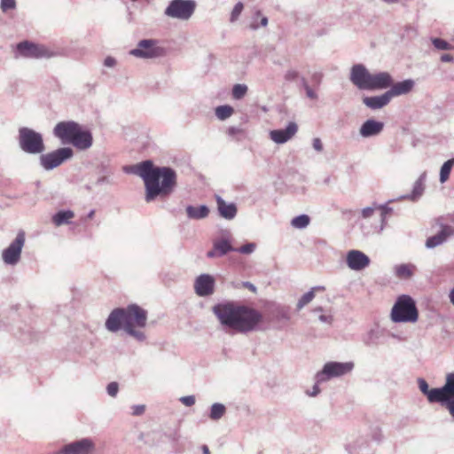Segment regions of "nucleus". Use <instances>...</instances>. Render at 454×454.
Masks as SVG:
<instances>
[{"instance_id":"49530a36","label":"nucleus","mask_w":454,"mask_h":454,"mask_svg":"<svg viewBox=\"0 0 454 454\" xmlns=\"http://www.w3.org/2000/svg\"><path fill=\"white\" fill-rule=\"evenodd\" d=\"M186 212L189 218L199 219V207L188 206Z\"/></svg>"},{"instance_id":"7c9ffc66","label":"nucleus","mask_w":454,"mask_h":454,"mask_svg":"<svg viewBox=\"0 0 454 454\" xmlns=\"http://www.w3.org/2000/svg\"><path fill=\"white\" fill-rule=\"evenodd\" d=\"M226 412V407L220 403H215L211 405L208 417L212 420L220 419Z\"/></svg>"},{"instance_id":"f257e3e1","label":"nucleus","mask_w":454,"mask_h":454,"mask_svg":"<svg viewBox=\"0 0 454 454\" xmlns=\"http://www.w3.org/2000/svg\"><path fill=\"white\" fill-rule=\"evenodd\" d=\"M122 170L126 174L137 175L142 178L145 184V200L147 203L168 199L177 186L176 170L170 167L154 166L151 160L126 165Z\"/></svg>"},{"instance_id":"de8ad7c7","label":"nucleus","mask_w":454,"mask_h":454,"mask_svg":"<svg viewBox=\"0 0 454 454\" xmlns=\"http://www.w3.org/2000/svg\"><path fill=\"white\" fill-rule=\"evenodd\" d=\"M379 208L381 210V222L384 223L386 216L392 213L393 208L387 206V204L380 205Z\"/></svg>"},{"instance_id":"f03ea898","label":"nucleus","mask_w":454,"mask_h":454,"mask_svg":"<svg viewBox=\"0 0 454 454\" xmlns=\"http://www.w3.org/2000/svg\"><path fill=\"white\" fill-rule=\"evenodd\" d=\"M213 312L226 333H243L260 330L262 315L257 309L233 301L217 303Z\"/></svg>"},{"instance_id":"338daca9","label":"nucleus","mask_w":454,"mask_h":454,"mask_svg":"<svg viewBox=\"0 0 454 454\" xmlns=\"http://www.w3.org/2000/svg\"><path fill=\"white\" fill-rule=\"evenodd\" d=\"M200 449L202 450V454H210L207 445H202L200 446Z\"/></svg>"},{"instance_id":"c85d7f7f","label":"nucleus","mask_w":454,"mask_h":454,"mask_svg":"<svg viewBox=\"0 0 454 454\" xmlns=\"http://www.w3.org/2000/svg\"><path fill=\"white\" fill-rule=\"evenodd\" d=\"M414 268L411 264H399L395 267V274L401 279H408L413 275Z\"/></svg>"},{"instance_id":"4c0bfd02","label":"nucleus","mask_w":454,"mask_h":454,"mask_svg":"<svg viewBox=\"0 0 454 454\" xmlns=\"http://www.w3.org/2000/svg\"><path fill=\"white\" fill-rule=\"evenodd\" d=\"M247 86L246 84L238 83L232 88V97L235 99H241L247 92Z\"/></svg>"},{"instance_id":"052dcab7","label":"nucleus","mask_w":454,"mask_h":454,"mask_svg":"<svg viewBox=\"0 0 454 454\" xmlns=\"http://www.w3.org/2000/svg\"><path fill=\"white\" fill-rule=\"evenodd\" d=\"M372 439L378 442H381V440L383 439V435L380 429H377L373 432Z\"/></svg>"},{"instance_id":"1a4fd4ad","label":"nucleus","mask_w":454,"mask_h":454,"mask_svg":"<svg viewBox=\"0 0 454 454\" xmlns=\"http://www.w3.org/2000/svg\"><path fill=\"white\" fill-rule=\"evenodd\" d=\"M74 156L70 147H61L48 153H41L39 162L45 170H52Z\"/></svg>"},{"instance_id":"dca6fc26","label":"nucleus","mask_w":454,"mask_h":454,"mask_svg":"<svg viewBox=\"0 0 454 454\" xmlns=\"http://www.w3.org/2000/svg\"><path fill=\"white\" fill-rule=\"evenodd\" d=\"M346 262L349 269L360 271L370 265L371 260L362 251L350 250L347 254Z\"/></svg>"},{"instance_id":"6e6d98bb","label":"nucleus","mask_w":454,"mask_h":454,"mask_svg":"<svg viewBox=\"0 0 454 454\" xmlns=\"http://www.w3.org/2000/svg\"><path fill=\"white\" fill-rule=\"evenodd\" d=\"M373 212H374V208L373 207H364L362 210V215H363L364 218H368V217L372 215Z\"/></svg>"},{"instance_id":"a211bd4d","label":"nucleus","mask_w":454,"mask_h":454,"mask_svg":"<svg viewBox=\"0 0 454 454\" xmlns=\"http://www.w3.org/2000/svg\"><path fill=\"white\" fill-rule=\"evenodd\" d=\"M70 144L80 151L88 150L93 144L92 133L80 126Z\"/></svg>"},{"instance_id":"e433bc0d","label":"nucleus","mask_w":454,"mask_h":454,"mask_svg":"<svg viewBox=\"0 0 454 454\" xmlns=\"http://www.w3.org/2000/svg\"><path fill=\"white\" fill-rule=\"evenodd\" d=\"M431 41L434 47L439 51H450L453 49V46L450 43L442 38L434 37L432 38Z\"/></svg>"},{"instance_id":"20e7f679","label":"nucleus","mask_w":454,"mask_h":454,"mask_svg":"<svg viewBox=\"0 0 454 454\" xmlns=\"http://www.w3.org/2000/svg\"><path fill=\"white\" fill-rule=\"evenodd\" d=\"M350 82L361 90H379L392 85L393 78L387 72L371 74L363 64H355L350 69Z\"/></svg>"},{"instance_id":"f8f14e48","label":"nucleus","mask_w":454,"mask_h":454,"mask_svg":"<svg viewBox=\"0 0 454 454\" xmlns=\"http://www.w3.org/2000/svg\"><path fill=\"white\" fill-rule=\"evenodd\" d=\"M162 54V48L158 46L157 40L143 39L137 43L136 48L129 51V55L138 59H155Z\"/></svg>"},{"instance_id":"37998d69","label":"nucleus","mask_w":454,"mask_h":454,"mask_svg":"<svg viewBox=\"0 0 454 454\" xmlns=\"http://www.w3.org/2000/svg\"><path fill=\"white\" fill-rule=\"evenodd\" d=\"M243 129L241 128H239V127H234V126H231V127H229L226 133L229 137H233V138H237L238 140L239 139L238 137L239 135H241L243 134Z\"/></svg>"},{"instance_id":"774afa93","label":"nucleus","mask_w":454,"mask_h":454,"mask_svg":"<svg viewBox=\"0 0 454 454\" xmlns=\"http://www.w3.org/2000/svg\"><path fill=\"white\" fill-rule=\"evenodd\" d=\"M449 297L450 302L454 305V287L450 290Z\"/></svg>"},{"instance_id":"58836bf2","label":"nucleus","mask_w":454,"mask_h":454,"mask_svg":"<svg viewBox=\"0 0 454 454\" xmlns=\"http://www.w3.org/2000/svg\"><path fill=\"white\" fill-rule=\"evenodd\" d=\"M315 297V294H313V291H309L306 294H304L298 301L297 302V309H301L304 306L309 304Z\"/></svg>"},{"instance_id":"a878e982","label":"nucleus","mask_w":454,"mask_h":454,"mask_svg":"<svg viewBox=\"0 0 454 454\" xmlns=\"http://www.w3.org/2000/svg\"><path fill=\"white\" fill-rule=\"evenodd\" d=\"M427 173L423 172L419 177L416 180L413 184L412 192L410 194L403 195L400 197L401 200H410L411 201H417L423 194L425 190Z\"/></svg>"},{"instance_id":"ddd939ff","label":"nucleus","mask_w":454,"mask_h":454,"mask_svg":"<svg viewBox=\"0 0 454 454\" xmlns=\"http://www.w3.org/2000/svg\"><path fill=\"white\" fill-rule=\"evenodd\" d=\"M95 448L93 440L85 437L64 444L54 454H92Z\"/></svg>"},{"instance_id":"412c9836","label":"nucleus","mask_w":454,"mask_h":454,"mask_svg":"<svg viewBox=\"0 0 454 454\" xmlns=\"http://www.w3.org/2000/svg\"><path fill=\"white\" fill-rule=\"evenodd\" d=\"M415 82L412 79H406L398 82H392L387 90L391 99L395 97L406 95L410 93L414 88Z\"/></svg>"},{"instance_id":"2eb2a0df","label":"nucleus","mask_w":454,"mask_h":454,"mask_svg":"<svg viewBox=\"0 0 454 454\" xmlns=\"http://www.w3.org/2000/svg\"><path fill=\"white\" fill-rule=\"evenodd\" d=\"M442 387V406L445 407L454 419V372L446 375L445 383Z\"/></svg>"},{"instance_id":"79ce46f5","label":"nucleus","mask_w":454,"mask_h":454,"mask_svg":"<svg viewBox=\"0 0 454 454\" xmlns=\"http://www.w3.org/2000/svg\"><path fill=\"white\" fill-rule=\"evenodd\" d=\"M17 6L16 0H1L0 1V8L3 12H7L8 11L14 10Z\"/></svg>"},{"instance_id":"a18cd8bd","label":"nucleus","mask_w":454,"mask_h":454,"mask_svg":"<svg viewBox=\"0 0 454 454\" xmlns=\"http://www.w3.org/2000/svg\"><path fill=\"white\" fill-rule=\"evenodd\" d=\"M118 390L119 386L118 383L116 382H110L106 387V392L112 397L116 396V395L118 394Z\"/></svg>"},{"instance_id":"c9c22d12","label":"nucleus","mask_w":454,"mask_h":454,"mask_svg":"<svg viewBox=\"0 0 454 454\" xmlns=\"http://www.w3.org/2000/svg\"><path fill=\"white\" fill-rule=\"evenodd\" d=\"M215 61V57L214 54L208 52L204 59H203V67L200 68V71H202L203 74H208L210 70L212 69L214 64Z\"/></svg>"},{"instance_id":"a19ab883","label":"nucleus","mask_w":454,"mask_h":454,"mask_svg":"<svg viewBox=\"0 0 454 454\" xmlns=\"http://www.w3.org/2000/svg\"><path fill=\"white\" fill-rule=\"evenodd\" d=\"M256 245L255 243L250 242L241 246L239 248H235L234 251L239 252L244 254H252L255 250Z\"/></svg>"},{"instance_id":"6e6552de","label":"nucleus","mask_w":454,"mask_h":454,"mask_svg":"<svg viewBox=\"0 0 454 454\" xmlns=\"http://www.w3.org/2000/svg\"><path fill=\"white\" fill-rule=\"evenodd\" d=\"M195 0H171L164 10V15L168 18L188 20L196 10Z\"/></svg>"},{"instance_id":"cd10ccee","label":"nucleus","mask_w":454,"mask_h":454,"mask_svg":"<svg viewBox=\"0 0 454 454\" xmlns=\"http://www.w3.org/2000/svg\"><path fill=\"white\" fill-rule=\"evenodd\" d=\"M74 216V213L70 209L59 210L52 215V223L56 226L68 224Z\"/></svg>"},{"instance_id":"c756f323","label":"nucleus","mask_w":454,"mask_h":454,"mask_svg":"<svg viewBox=\"0 0 454 454\" xmlns=\"http://www.w3.org/2000/svg\"><path fill=\"white\" fill-rule=\"evenodd\" d=\"M215 248L217 250V255L222 257L225 255L227 253L231 251H234V247L231 245V243L225 239H218L214 241Z\"/></svg>"},{"instance_id":"8fccbe9b","label":"nucleus","mask_w":454,"mask_h":454,"mask_svg":"<svg viewBox=\"0 0 454 454\" xmlns=\"http://www.w3.org/2000/svg\"><path fill=\"white\" fill-rule=\"evenodd\" d=\"M131 410H132L131 413L133 416H140L145 412V405H144V404L133 405L131 407Z\"/></svg>"},{"instance_id":"5fc2aeb1","label":"nucleus","mask_w":454,"mask_h":454,"mask_svg":"<svg viewBox=\"0 0 454 454\" xmlns=\"http://www.w3.org/2000/svg\"><path fill=\"white\" fill-rule=\"evenodd\" d=\"M318 319L325 324L332 325L333 323V316L332 315H324L320 314Z\"/></svg>"},{"instance_id":"69168bd1","label":"nucleus","mask_w":454,"mask_h":454,"mask_svg":"<svg viewBox=\"0 0 454 454\" xmlns=\"http://www.w3.org/2000/svg\"><path fill=\"white\" fill-rule=\"evenodd\" d=\"M193 286H194V291H195L196 294L199 295V290H200V287H199V276L195 278Z\"/></svg>"},{"instance_id":"f3484780","label":"nucleus","mask_w":454,"mask_h":454,"mask_svg":"<svg viewBox=\"0 0 454 454\" xmlns=\"http://www.w3.org/2000/svg\"><path fill=\"white\" fill-rule=\"evenodd\" d=\"M298 131V125L290 121L285 129H274L270 132V137L277 144H284L291 139Z\"/></svg>"},{"instance_id":"ea45409f","label":"nucleus","mask_w":454,"mask_h":454,"mask_svg":"<svg viewBox=\"0 0 454 454\" xmlns=\"http://www.w3.org/2000/svg\"><path fill=\"white\" fill-rule=\"evenodd\" d=\"M243 9H244L243 4L241 2H238L232 9V12L231 13L230 21L235 22L239 19Z\"/></svg>"},{"instance_id":"c03bdc74","label":"nucleus","mask_w":454,"mask_h":454,"mask_svg":"<svg viewBox=\"0 0 454 454\" xmlns=\"http://www.w3.org/2000/svg\"><path fill=\"white\" fill-rule=\"evenodd\" d=\"M300 76V74L298 71L296 70H294V69H289L286 72L285 74V80L287 81V82H293V81H295L296 79H298Z\"/></svg>"},{"instance_id":"72a5a7b5","label":"nucleus","mask_w":454,"mask_h":454,"mask_svg":"<svg viewBox=\"0 0 454 454\" xmlns=\"http://www.w3.org/2000/svg\"><path fill=\"white\" fill-rule=\"evenodd\" d=\"M215 112L219 120L224 121L232 115L234 109L229 105H223L217 106Z\"/></svg>"},{"instance_id":"bb28decb","label":"nucleus","mask_w":454,"mask_h":454,"mask_svg":"<svg viewBox=\"0 0 454 454\" xmlns=\"http://www.w3.org/2000/svg\"><path fill=\"white\" fill-rule=\"evenodd\" d=\"M214 290L215 278L209 274H200V296H208Z\"/></svg>"},{"instance_id":"393cba45","label":"nucleus","mask_w":454,"mask_h":454,"mask_svg":"<svg viewBox=\"0 0 454 454\" xmlns=\"http://www.w3.org/2000/svg\"><path fill=\"white\" fill-rule=\"evenodd\" d=\"M267 311L269 316L278 322L290 320L289 308L286 306L272 303L268 306Z\"/></svg>"},{"instance_id":"f704fd0d","label":"nucleus","mask_w":454,"mask_h":454,"mask_svg":"<svg viewBox=\"0 0 454 454\" xmlns=\"http://www.w3.org/2000/svg\"><path fill=\"white\" fill-rule=\"evenodd\" d=\"M310 223V218L308 215L302 214L294 217L291 221V224L293 227L296 229H304Z\"/></svg>"},{"instance_id":"423d86ee","label":"nucleus","mask_w":454,"mask_h":454,"mask_svg":"<svg viewBox=\"0 0 454 454\" xmlns=\"http://www.w3.org/2000/svg\"><path fill=\"white\" fill-rule=\"evenodd\" d=\"M19 54L28 59H51L66 56V50L24 41L17 45Z\"/></svg>"},{"instance_id":"473e14b6","label":"nucleus","mask_w":454,"mask_h":454,"mask_svg":"<svg viewBox=\"0 0 454 454\" xmlns=\"http://www.w3.org/2000/svg\"><path fill=\"white\" fill-rule=\"evenodd\" d=\"M454 167V158L446 160L440 169V182L445 183L450 176L451 168Z\"/></svg>"},{"instance_id":"6ab92c4d","label":"nucleus","mask_w":454,"mask_h":454,"mask_svg":"<svg viewBox=\"0 0 454 454\" xmlns=\"http://www.w3.org/2000/svg\"><path fill=\"white\" fill-rule=\"evenodd\" d=\"M417 383L420 392L427 396L429 403H438L442 405V387L430 389L427 382L423 378H418Z\"/></svg>"},{"instance_id":"09e8293b","label":"nucleus","mask_w":454,"mask_h":454,"mask_svg":"<svg viewBox=\"0 0 454 454\" xmlns=\"http://www.w3.org/2000/svg\"><path fill=\"white\" fill-rule=\"evenodd\" d=\"M180 402L184 404L185 406H192L195 402H196V398L194 395H186V396H183L180 398Z\"/></svg>"},{"instance_id":"680f3d73","label":"nucleus","mask_w":454,"mask_h":454,"mask_svg":"<svg viewBox=\"0 0 454 454\" xmlns=\"http://www.w3.org/2000/svg\"><path fill=\"white\" fill-rule=\"evenodd\" d=\"M319 392H320V389H319V387H318V385H317V384H315V385L313 386V387H312V391H311V392H309V391H308V392H307V394H308L309 396H316V395H317L319 394Z\"/></svg>"},{"instance_id":"0eeeda50","label":"nucleus","mask_w":454,"mask_h":454,"mask_svg":"<svg viewBox=\"0 0 454 454\" xmlns=\"http://www.w3.org/2000/svg\"><path fill=\"white\" fill-rule=\"evenodd\" d=\"M19 146L26 153L41 154L45 151L43 135L30 128L19 129Z\"/></svg>"},{"instance_id":"864d4df0","label":"nucleus","mask_w":454,"mask_h":454,"mask_svg":"<svg viewBox=\"0 0 454 454\" xmlns=\"http://www.w3.org/2000/svg\"><path fill=\"white\" fill-rule=\"evenodd\" d=\"M312 146L318 153H321L324 149L323 143H322L321 139L318 137H315L313 139Z\"/></svg>"},{"instance_id":"3c124183","label":"nucleus","mask_w":454,"mask_h":454,"mask_svg":"<svg viewBox=\"0 0 454 454\" xmlns=\"http://www.w3.org/2000/svg\"><path fill=\"white\" fill-rule=\"evenodd\" d=\"M375 338H376L375 332L373 330H371L368 333L367 336L364 339V343L366 346H371L372 344H375V340H374Z\"/></svg>"},{"instance_id":"603ef678","label":"nucleus","mask_w":454,"mask_h":454,"mask_svg":"<svg viewBox=\"0 0 454 454\" xmlns=\"http://www.w3.org/2000/svg\"><path fill=\"white\" fill-rule=\"evenodd\" d=\"M116 64H117V60L115 59V58H114L112 56H107L104 59V66L106 67L114 68L116 66Z\"/></svg>"},{"instance_id":"39448f33","label":"nucleus","mask_w":454,"mask_h":454,"mask_svg":"<svg viewBox=\"0 0 454 454\" xmlns=\"http://www.w3.org/2000/svg\"><path fill=\"white\" fill-rule=\"evenodd\" d=\"M419 312L415 301L407 294L400 295L391 310V319L395 323H414Z\"/></svg>"},{"instance_id":"e2e57ef3","label":"nucleus","mask_w":454,"mask_h":454,"mask_svg":"<svg viewBox=\"0 0 454 454\" xmlns=\"http://www.w3.org/2000/svg\"><path fill=\"white\" fill-rule=\"evenodd\" d=\"M442 62H454V58L450 54H442L441 56Z\"/></svg>"},{"instance_id":"0e129e2a","label":"nucleus","mask_w":454,"mask_h":454,"mask_svg":"<svg viewBox=\"0 0 454 454\" xmlns=\"http://www.w3.org/2000/svg\"><path fill=\"white\" fill-rule=\"evenodd\" d=\"M207 256L208 258H214L215 256H218L217 255V250L215 248V245L213 246V249L207 253Z\"/></svg>"},{"instance_id":"9d476101","label":"nucleus","mask_w":454,"mask_h":454,"mask_svg":"<svg viewBox=\"0 0 454 454\" xmlns=\"http://www.w3.org/2000/svg\"><path fill=\"white\" fill-rule=\"evenodd\" d=\"M25 241V231L20 230L16 238L2 252V260L5 265L15 266L20 262Z\"/></svg>"},{"instance_id":"4468645a","label":"nucleus","mask_w":454,"mask_h":454,"mask_svg":"<svg viewBox=\"0 0 454 454\" xmlns=\"http://www.w3.org/2000/svg\"><path fill=\"white\" fill-rule=\"evenodd\" d=\"M81 125L74 121H63L58 122L53 129V135L63 145L70 144Z\"/></svg>"},{"instance_id":"5701e85b","label":"nucleus","mask_w":454,"mask_h":454,"mask_svg":"<svg viewBox=\"0 0 454 454\" xmlns=\"http://www.w3.org/2000/svg\"><path fill=\"white\" fill-rule=\"evenodd\" d=\"M217 210L221 217L231 220L235 218L238 208L235 203H227L222 197L216 196Z\"/></svg>"},{"instance_id":"2f4dec72","label":"nucleus","mask_w":454,"mask_h":454,"mask_svg":"<svg viewBox=\"0 0 454 454\" xmlns=\"http://www.w3.org/2000/svg\"><path fill=\"white\" fill-rule=\"evenodd\" d=\"M252 19L253 21L249 26L252 30H257L260 27H266L268 25V18L266 16H262L260 10H257L254 12Z\"/></svg>"},{"instance_id":"9b49d317","label":"nucleus","mask_w":454,"mask_h":454,"mask_svg":"<svg viewBox=\"0 0 454 454\" xmlns=\"http://www.w3.org/2000/svg\"><path fill=\"white\" fill-rule=\"evenodd\" d=\"M354 368L352 362H328L323 369L317 372L316 380L317 383L326 381L332 378L340 377L350 372Z\"/></svg>"},{"instance_id":"4be33fe9","label":"nucleus","mask_w":454,"mask_h":454,"mask_svg":"<svg viewBox=\"0 0 454 454\" xmlns=\"http://www.w3.org/2000/svg\"><path fill=\"white\" fill-rule=\"evenodd\" d=\"M383 129L384 123L382 121L368 119L361 125L359 134L363 137H371L380 134Z\"/></svg>"},{"instance_id":"b1692460","label":"nucleus","mask_w":454,"mask_h":454,"mask_svg":"<svg viewBox=\"0 0 454 454\" xmlns=\"http://www.w3.org/2000/svg\"><path fill=\"white\" fill-rule=\"evenodd\" d=\"M390 101L391 98L389 97L387 91L380 96L363 98V103L372 110L381 109L384 106H387Z\"/></svg>"},{"instance_id":"4d7b16f0","label":"nucleus","mask_w":454,"mask_h":454,"mask_svg":"<svg viewBox=\"0 0 454 454\" xmlns=\"http://www.w3.org/2000/svg\"><path fill=\"white\" fill-rule=\"evenodd\" d=\"M304 90H305L306 95L309 98H310V99L317 98V93L309 86H306V89H304Z\"/></svg>"},{"instance_id":"13d9d810","label":"nucleus","mask_w":454,"mask_h":454,"mask_svg":"<svg viewBox=\"0 0 454 454\" xmlns=\"http://www.w3.org/2000/svg\"><path fill=\"white\" fill-rule=\"evenodd\" d=\"M242 286L247 288L248 290H250L254 294H255L257 292V287L253 283H251L249 281L242 282Z\"/></svg>"},{"instance_id":"aec40b11","label":"nucleus","mask_w":454,"mask_h":454,"mask_svg":"<svg viewBox=\"0 0 454 454\" xmlns=\"http://www.w3.org/2000/svg\"><path fill=\"white\" fill-rule=\"evenodd\" d=\"M454 234V230L450 225L442 226L441 230L435 235L427 238L426 247L429 249L434 248L444 243L448 238Z\"/></svg>"},{"instance_id":"bf43d9fd","label":"nucleus","mask_w":454,"mask_h":454,"mask_svg":"<svg viewBox=\"0 0 454 454\" xmlns=\"http://www.w3.org/2000/svg\"><path fill=\"white\" fill-rule=\"evenodd\" d=\"M209 213V208L206 205H200V218H204L207 216Z\"/></svg>"},{"instance_id":"7ed1b4c3","label":"nucleus","mask_w":454,"mask_h":454,"mask_svg":"<svg viewBox=\"0 0 454 454\" xmlns=\"http://www.w3.org/2000/svg\"><path fill=\"white\" fill-rule=\"evenodd\" d=\"M147 311L137 304H129L126 308H116L108 315L105 326L111 333L121 329L139 342L146 340L143 328L146 326Z\"/></svg>"}]
</instances>
